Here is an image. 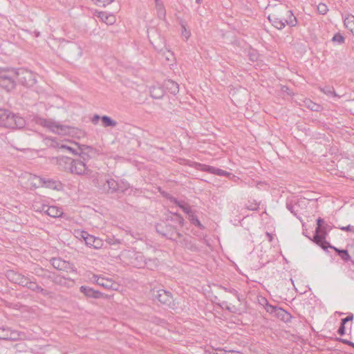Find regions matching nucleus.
Instances as JSON below:
<instances>
[{
	"label": "nucleus",
	"mask_w": 354,
	"mask_h": 354,
	"mask_svg": "<svg viewBox=\"0 0 354 354\" xmlns=\"http://www.w3.org/2000/svg\"><path fill=\"white\" fill-rule=\"evenodd\" d=\"M90 179L102 193L113 194L118 191V182L108 174L95 171L90 174Z\"/></svg>",
	"instance_id": "obj_1"
},
{
	"label": "nucleus",
	"mask_w": 354,
	"mask_h": 354,
	"mask_svg": "<svg viewBox=\"0 0 354 354\" xmlns=\"http://www.w3.org/2000/svg\"><path fill=\"white\" fill-rule=\"evenodd\" d=\"M25 120L6 109H0V126L11 129H21L25 127Z\"/></svg>",
	"instance_id": "obj_2"
},
{
	"label": "nucleus",
	"mask_w": 354,
	"mask_h": 354,
	"mask_svg": "<svg viewBox=\"0 0 354 354\" xmlns=\"http://www.w3.org/2000/svg\"><path fill=\"white\" fill-rule=\"evenodd\" d=\"M32 121L44 128H46L53 133L59 135H66L69 133V127L62 125L52 118H44L39 116H35Z\"/></svg>",
	"instance_id": "obj_3"
},
{
	"label": "nucleus",
	"mask_w": 354,
	"mask_h": 354,
	"mask_svg": "<svg viewBox=\"0 0 354 354\" xmlns=\"http://www.w3.org/2000/svg\"><path fill=\"white\" fill-rule=\"evenodd\" d=\"M79 156V158L73 159L70 173L77 175H86L90 178V174L94 172L88 168L85 162L89 156L84 152H81Z\"/></svg>",
	"instance_id": "obj_4"
},
{
	"label": "nucleus",
	"mask_w": 354,
	"mask_h": 354,
	"mask_svg": "<svg viewBox=\"0 0 354 354\" xmlns=\"http://www.w3.org/2000/svg\"><path fill=\"white\" fill-rule=\"evenodd\" d=\"M156 229L158 234L170 240L177 241L178 239L182 236V234L178 231L176 226L173 225L167 221L157 224Z\"/></svg>",
	"instance_id": "obj_5"
},
{
	"label": "nucleus",
	"mask_w": 354,
	"mask_h": 354,
	"mask_svg": "<svg viewBox=\"0 0 354 354\" xmlns=\"http://www.w3.org/2000/svg\"><path fill=\"white\" fill-rule=\"evenodd\" d=\"M265 301V309L266 312L277 317L278 319H279L280 320L285 323H288L291 321L292 317L288 312H287L282 308L270 304L266 299Z\"/></svg>",
	"instance_id": "obj_6"
},
{
	"label": "nucleus",
	"mask_w": 354,
	"mask_h": 354,
	"mask_svg": "<svg viewBox=\"0 0 354 354\" xmlns=\"http://www.w3.org/2000/svg\"><path fill=\"white\" fill-rule=\"evenodd\" d=\"M327 232H326V227H316L315 235L313 240L316 244L319 245L323 250H326L327 248L331 247V245L326 240Z\"/></svg>",
	"instance_id": "obj_7"
},
{
	"label": "nucleus",
	"mask_w": 354,
	"mask_h": 354,
	"mask_svg": "<svg viewBox=\"0 0 354 354\" xmlns=\"http://www.w3.org/2000/svg\"><path fill=\"white\" fill-rule=\"evenodd\" d=\"M15 76L11 73V70L0 73V86L7 91L13 89L15 86Z\"/></svg>",
	"instance_id": "obj_8"
},
{
	"label": "nucleus",
	"mask_w": 354,
	"mask_h": 354,
	"mask_svg": "<svg viewBox=\"0 0 354 354\" xmlns=\"http://www.w3.org/2000/svg\"><path fill=\"white\" fill-rule=\"evenodd\" d=\"M8 280L14 283L18 284L23 287L27 284L28 277L23 275L14 270H9L6 274Z\"/></svg>",
	"instance_id": "obj_9"
},
{
	"label": "nucleus",
	"mask_w": 354,
	"mask_h": 354,
	"mask_svg": "<svg viewBox=\"0 0 354 354\" xmlns=\"http://www.w3.org/2000/svg\"><path fill=\"white\" fill-rule=\"evenodd\" d=\"M93 279L98 285L107 290H116L118 285L112 279L99 275H93Z\"/></svg>",
	"instance_id": "obj_10"
},
{
	"label": "nucleus",
	"mask_w": 354,
	"mask_h": 354,
	"mask_svg": "<svg viewBox=\"0 0 354 354\" xmlns=\"http://www.w3.org/2000/svg\"><path fill=\"white\" fill-rule=\"evenodd\" d=\"M11 73L13 74L16 79L21 83H25L32 78V74L30 71L24 69H12Z\"/></svg>",
	"instance_id": "obj_11"
},
{
	"label": "nucleus",
	"mask_w": 354,
	"mask_h": 354,
	"mask_svg": "<svg viewBox=\"0 0 354 354\" xmlns=\"http://www.w3.org/2000/svg\"><path fill=\"white\" fill-rule=\"evenodd\" d=\"M129 255L131 258L130 263L133 266L138 268H145V257L142 253L131 252Z\"/></svg>",
	"instance_id": "obj_12"
},
{
	"label": "nucleus",
	"mask_w": 354,
	"mask_h": 354,
	"mask_svg": "<svg viewBox=\"0 0 354 354\" xmlns=\"http://www.w3.org/2000/svg\"><path fill=\"white\" fill-rule=\"evenodd\" d=\"M50 263L54 268L58 270L68 272L70 270H73L72 265L68 261L62 260L60 258H52Z\"/></svg>",
	"instance_id": "obj_13"
},
{
	"label": "nucleus",
	"mask_w": 354,
	"mask_h": 354,
	"mask_svg": "<svg viewBox=\"0 0 354 354\" xmlns=\"http://www.w3.org/2000/svg\"><path fill=\"white\" fill-rule=\"evenodd\" d=\"M55 159H56V162L59 169L70 172V170L72 168L71 164L73 162V158L67 156H59Z\"/></svg>",
	"instance_id": "obj_14"
},
{
	"label": "nucleus",
	"mask_w": 354,
	"mask_h": 354,
	"mask_svg": "<svg viewBox=\"0 0 354 354\" xmlns=\"http://www.w3.org/2000/svg\"><path fill=\"white\" fill-rule=\"evenodd\" d=\"M46 144L49 147H53V148H59V149H66V150L69 151L71 153H72L73 154H78L79 155L80 153H78L75 149H74L73 148H72V147H71L69 146H67V145H64V144L59 143L55 138H46Z\"/></svg>",
	"instance_id": "obj_15"
},
{
	"label": "nucleus",
	"mask_w": 354,
	"mask_h": 354,
	"mask_svg": "<svg viewBox=\"0 0 354 354\" xmlns=\"http://www.w3.org/2000/svg\"><path fill=\"white\" fill-rule=\"evenodd\" d=\"M155 297L161 303L165 305L169 306L172 301L173 297L170 292L165 290H159L157 291V294Z\"/></svg>",
	"instance_id": "obj_16"
},
{
	"label": "nucleus",
	"mask_w": 354,
	"mask_h": 354,
	"mask_svg": "<svg viewBox=\"0 0 354 354\" xmlns=\"http://www.w3.org/2000/svg\"><path fill=\"white\" fill-rule=\"evenodd\" d=\"M18 337V333L11 330L10 328L6 326L0 327V339L15 340L17 339Z\"/></svg>",
	"instance_id": "obj_17"
},
{
	"label": "nucleus",
	"mask_w": 354,
	"mask_h": 354,
	"mask_svg": "<svg viewBox=\"0 0 354 354\" xmlns=\"http://www.w3.org/2000/svg\"><path fill=\"white\" fill-rule=\"evenodd\" d=\"M26 288L30 289L32 291H34L37 293H40L44 296H46L48 295V292L40 286L35 280L28 277L27 280V284L25 285Z\"/></svg>",
	"instance_id": "obj_18"
},
{
	"label": "nucleus",
	"mask_w": 354,
	"mask_h": 354,
	"mask_svg": "<svg viewBox=\"0 0 354 354\" xmlns=\"http://www.w3.org/2000/svg\"><path fill=\"white\" fill-rule=\"evenodd\" d=\"M268 20L273 26L279 30H282L286 26L283 18L277 13L270 14L268 16Z\"/></svg>",
	"instance_id": "obj_19"
},
{
	"label": "nucleus",
	"mask_w": 354,
	"mask_h": 354,
	"mask_svg": "<svg viewBox=\"0 0 354 354\" xmlns=\"http://www.w3.org/2000/svg\"><path fill=\"white\" fill-rule=\"evenodd\" d=\"M39 180L42 186L47 188L59 190L62 187V183L58 180L41 177L39 178Z\"/></svg>",
	"instance_id": "obj_20"
},
{
	"label": "nucleus",
	"mask_w": 354,
	"mask_h": 354,
	"mask_svg": "<svg viewBox=\"0 0 354 354\" xmlns=\"http://www.w3.org/2000/svg\"><path fill=\"white\" fill-rule=\"evenodd\" d=\"M80 290L85 296L94 299H99L102 296V294L97 290H95L88 286H82Z\"/></svg>",
	"instance_id": "obj_21"
},
{
	"label": "nucleus",
	"mask_w": 354,
	"mask_h": 354,
	"mask_svg": "<svg viewBox=\"0 0 354 354\" xmlns=\"http://www.w3.org/2000/svg\"><path fill=\"white\" fill-rule=\"evenodd\" d=\"M202 167H203L202 169L203 171H207L209 174H213L220 176H230L231 175V174L227 172V171H225V170H223V169H221L218 168H216L212 166L203 165H202Z\"/></svg>",
	"instance_id": "obj_22"
},
{
	"label": "nucleus",
	"mask_w": 354,
	"mask_h": 354,
	"mask_svg": "<svg viewBox=\"0 0 354 354\" xmlns=\"http://www.w3.org/2000/svg\"><path fill=\"white\" fill-rule=\"evenodd\" d=\"M32 273L45 280H50L53 278V273L39 266L33 269Z\"/></svg>",
	"instance_id": "obj_23"
},
{
	"label": "nucleus",
	"mask_w": 354,
	"mask_h": 354,
	"mask_svg": "<svg viewBox=\"0 0 354 354\" xmlns=\"http://www.w3.org/2000/svg\"><path fill=\"white\" fill-rule=\"evenodd\" d=\"M169 201L178 205L185 214H187L188 216L193 212L191 207L185 201H178L176 198L171 196L169 198Z\"/></svg>",
	"instance_id": "obj_24"
},
{
	"label": "nucleus",
	"mask_w": 354,
	"mask_h": 354,
	"mask_svg": "<svg viewBox=\"0 0 354 354\" xmlns=\"http://www.w3.org/2000/svg\"><path fill=\"white\" fill-rule=\"evenodd\" d=\"M46 214L50 217L58 218L63 214V211H62V208H60L57 206L48 205V207L46 208Z\"/></svg>",
	"instance_id": "obj_25"
},
{
	"label": "nucleus",
	"mask_w": 354,
	"mask_h": 354,
	"mask_svg": "<svg viewBox=\"0 0 354 354\" xmlns=\"http://www.w3.org/2000/svg\"><path fill=\"white\" fill-rule=\"evenodd\" d=\"M164 86L171 94L176 95L179 92V85L173 80L165 81Z\"/></svg>",
	"instance_id": "obj_26"
},
{
	"label": "nucleus",
	"mask_w": 354,
	"mask_h": 354,
	"mask_svg": "<svg viewBox=\"0 0 354 354\" xmlns=\"http://www.w3.org/2000/svg\"><path fill=\"white\" fill-rule=\"evenodd\" d=\"M150 95L153 99H160L165 95L164 89L160 86H152L149 88Z\"/></svg>",
	"instance_id": "obj_27"
},
{
	"label": "nucleus",
	"mask_w": 354,
	"mask_h": 354,
	"mask_svg": "<svg viewBox=\"0 0 354 354\" xmlns=\"http://www.w3.org/2000/svg\"><path fill=\"white\" fill-rule=\"evenodd\" d=\"M167 221L169 223H174L175 224L174 225H176V227L177 225H178L180 227H183L184 224V219L183 216L177 213L171 214V216H168L167 218Z\"/></svg>",
	"instance_id": "obj_28"
},
{
	"label": "nucleus",
	"mask_w": 354,
	"mask_h": 354,
	"mask_svg": "<svg viewBox=\"0 0 354 354\" xmlns=\"http://www.w3.org/2000/svg\"><path fill=\"white\" fill-rule=\"evenodd\" d=\"M285 11L286 12V18H283L285 24L291 27L295 26L297 24V18L294 16L292 12L286 9H285Z\"/></svg>",
	"instance_id": "obj_29"
},
{
	"label": "nucleus",
	"mask_w": 354,
	"mask_h": 354,
	"mask_svg": "<svg viewBox=\"0 0 354 354\" xmlns=\"http://www.w3.org/2000/svg\"><path fill=\"white\" fill-rule=\"evenodd\" d=\"M304 202V201H298L295 204H292V202L286 203V208L296 217L301 219L298 216V207L300 206V203Z\"/></svg>",
	"instance_id": "obj_30"
},
{
	"label": "nucleus",
	"mask_w": 354,
	"mask_h": 354,
	"mask_svg": "<svg viewBox=\"0 0 354 354\" xmlns=\"http://www.w3.org/2000/svg\"><path fill=\"white\" fill-rule=\"evenodd\" d=\"M97 17L106 24H113L115 21V17L113 15H108L105 12H98Z\"/></svg>",
	"instance_id": "obj_31"
},
{
	"label": "nucleus",
	"mask_w": 354,
	"mask_h": 354,
	"mask_svg": "<svg viewBox=\"0 0 354 354\" xmlns=\"http://www.w3.org/2000/svg\"><path fill=\"white\" fill-rule=\"evenodd\" d=\"M329 248L334 250L343 261L347 262L351 260V256L348 254V252L347 250L339 249L333 245H331V247H330Z\"/></svg>",
	"instance_id": "obj_32"
},
{
	"label": "nucleus",
	"mask_w": 354,
	"mask_h": 354,
	"mask_svg": "<svg viewBox=\"0 0 354 354\" xmlns=\"http://www.w3.org/2000/svg\"><path fill=\"white\" fill-rule=\"evenodd\" d=\"M159 261L156 258L146 259L145 260V267L147 269L153 270L158 267Z\"/></svg>",
	"instance_id": "obj_33"
},
{
	"label": "nucleus",
	"mask_w": 354,
	"mask_h": 354,
	"mask_svg": "<svg viewBox=\"0 0 354 354\" xmlns=\"http://www.w3.org/2000/svg\"><path fill=\"white\" fill-rule=\"evenodd\" d=\"M156 4V9L157 10L158 16L159 18H163L165 16L166 11L161 0H154Z\"/></svg>",
	"instance_id": "obj_34"
},
{
	"label": "nucleus",
	"mask_w": 354,
	"mask_h": 354,
	"mask_svg": "<svg viewBox=\"0 0 354 354\" xmlns=\"http://www.w3.org/2000/svg\"><path fill=\"white\" fill-rule=\"evenodd\" d=\"M80 236L85 241V243L87 245L92 247L95 240V236L89 234L85 231H82L80 233Z\"/></svg>",
	"instance_id": "obj_35"
},
{
	"label": "nucleus",
	"mask_w": 354,
	"mask_h": 354,
	"mask_svg": "<svg viewBox=\"0 0 354 354\" xmlns=\"http://www.w3.org/2000/svg\"><path fill=\"white\" fill-rule=\"evenodd\" d=\"M320 91L328 96H333L335 97L340 98L341 96L337 94L333 86H326L320 88Z\"/></svg>",
	"instance_id": "obj_36"
},
{
	"label": "nucleus",
	"mask_w": 354,
	"mask_h": 354,
	"mask_svg": "<svg viewBox=\"0 0 354 354\" xmlns=\"http://www.w3.org/2000/svg\"><path fill=\"white\" fill-rule=\"evenodd\" d=\"M101 120L102 122L103 126L104 127H114L117 125V122L112 120L110 117L107 115H103L101 117Z\"/></svg>",
	"instance_id": "obj_37"
},
{
	"label": "nucleus",
	"mask_w": 354,
	"mask_h": 354,
	"mask_svg": "<svg viewBox=\"0 0 354 354\" xmlns=\"http://www.w3.org/2000/svg\"><path fill=\"white\" fill-rule=\"evenodd\" d=\"M189 219L190 222L194 225L195 226H197L200 229H203L204 226L202 225L201 221L198 220V217L194 214V212H192L189 216Z\"/></svg>",
	"instance_id": "obj_38"
},
{
	"label": "nucleus",
	"mask_w": 354,
	"mask_h": 354,
	"mask_svg": "<svg viewBox=\"0 0 354 354\" xmlns=\"http://www.w3.org/2000/svg\"><path fill=\"white\" fill-rule=\"evenodd\" d=\"M47 207L48 205L40 202H35L33 205L34 209L37 212H44L46 214Z\"/></svg>",
	"instance_id": "obj_39"
},
{
	"label": "nucleus",
	"mask_w": 354,
	"mask_h": 354,
	"mask_svg": "<svg viewBox=\"0 0 354 354\" xmlns=\"http://www.w3.org/2000/svg\"><path fill=\"white\" fill-rule=\"evenodd\" d=\"M50 281H52L55 284L60 286H64L66 284L65 278L59 275H56L55 273H53V278L50 279Z\"/></svg>",
	"instance_id": "obj_40"
},
{
	"label": "nucleus",
	"mask_w": 354,
	"mask_h": 354,
	"mask_svg": "<svg viewBox=\"0 0 354 354\" xmlns=\"http://www.w3.org/2000/svg\"><path fill=\"white\" fill-rule=\"evenodd\" d=\"M129 188V184L128 182L125 180H120L118 182V191L121 192H124L126 190H127Z\"/></svg>",
	"instance_id": "obj_41"
},
{
	"label": "nucleus",
	"mask_w": 354,
	"mask_h": 354,
	"mask_svg": "<svg viewBox=\"0 0 354 354\" xmlns=\"http://www.w3.org/2000/svg\"><path fill=\"white\" fill-rule=\"evenodd\" d=\"M221 288L223 289L225 292H227L234 295V296L236 297L238 300H240L239 295L237 290H235L234 288H230V287H225V286H221Z\"/></svg>",
	"instance_id": "obj_42"
},
{
	"label": "nucleus",
	"mask_w": 354,
	"mask_h": 354,
	"mask_svg": "<svg viewBox=\"0 0 354 354\" xmlns=\"http://www.w3.org/2000/svg\"><path fill=\"white\" fill-rule=\"evenodd\" d=\"M182 30H181V35L183 37H184L186 39H188L191 35V32L189 30H188L186 28L185 24L184 22L180 23Z\"/></svg>",
	"instance_id": "obj_43"
},
{
	"label": "nucleus",
	"mask_w": 354,
	"mask_h": 354,
	"mask_svg": "<svg viewBox=\"0 0 354 354\" xmlns=\"http://www.w3.org/2000/svg\"><path fill=\"white\" fill-rule=\"evenodd\" d=\"M333 42L342 44L344 42L345 38L340 33H336L332 38Z\"/></svg>",
	"instance_id": "obj_44"
},
{
	"label": "nucleus",
	"mask_w": 354,
	"mask_h": 354,
	"mask_svg": "<svg viewBox=\"0 0 354 354\" xmlns=\"http://www.w3.org/2000/svg\"><path fill=\"white\" fill-rule=\"evenodd\" d=\"M92 1L95 3V4L96 6H100V7L101 6L104 7L106 5H109L113 1V0H92Z\"/></svg>",
	"instance_id": "obj_45"
},
{
	"label": "nucleus",
	"mask_w": 354,
	"mask_h": 354,
	"mask_svg": "<svg viewBox=\"0 0 354 354\" xmlns=\"http://www.w3.org/2000/svg\"><path fill=\"white\" fill-rule=\"evenodd\" d=\"M328 9L327 6L325 3H320L317 6V11L321 15H326L328 12Z\"/></svg>",
	"instance_id": "obj_46"
},
{
	"label": "nucleus",
	"mask_w": 354,
	"mask_h": 354,
	"mask_svg": "<svg viewBox=\"0 0 354 354\" xmlns=\"http://www.w3.org/2000/svg\"><path fill=\"white\" fill-rule=\"evenodd\" d=\"M103 245H104L103 241L98 237H95V240L92 247L94 249H100L103 247Z\"/></svg>",
	"instance_id": "obj_47"
},
{
	"label": "nucleus",
	"mask_w": 354,
	"mask_h": 354,
	"mask_svg": "<svg viewBox=\"0 0 354 354\" xmlns=\"http://www.w3.org/2000/svg\"><path fill=\"white\" fill-rule=\"evenodd\" d=\"M184 242H185L184 246L186 248H187L192 251H197L198 250L197 247L195 245H194L193 243H192L190 241H188V240L184 239Z\"/></svg>",
	"instance_id": "obj_48"
},
{
	"label": "nucleus",
	"mask_w": 354,
	"mask_h": 354,
	"mask_svg": "<svg viewBox=\"0 0 354 354\" xmlns=\"http://www.w3.org/2000/svg\"><path fill=\"white\" fill-rule=\"evenodd\" d=\"M306 104H307L308 108H309L310 110L314 111H318L320 107V106L319 104L313 103L311 101H308Z\"/></svg>",
	"instance_id": "obj_49"
},
{
	"label": "nucleus",
	"mask_w": 354,
	"mask_h": 354,
	"mask_svg": "<svg viewBox=\"0 0 354 354\" xmlns=\"http://www.w3.org/2000/svg\"><path fill=\"white\" fill-rule=\"evenodd\" d=\"M156 30L153 28H151L150 30H148V38L152 45H153L154 48L158 49V47L154 44V42L151 39V34L156 33Z\"/></svg>",
	"instance_id": "obj_50"
},
{
	"label": "nucleus",
	"mask_w": 354,
	"mask_h": 354,
	"mask_svg": "<svg viewBox=\"0 0 354 354\" xmlns=\"http://www.w3.org/2000/svg\"><path fill=\"white\" fill-rule=\"evenodd\" d=\"M339 228L341 230H343V231H348V232H353L354 233V226L353 225H348L347 226H345V227H339Z\"/></svg>",
	"instance_id": "obj_51"
},
{
	"label": "nucleus",
	"mask_w": 354,
	"mask_h": 354,
	"mask_svg": "<svg viewBox=\"0 0 354 354\" xmlns=\"http://www.w3.org/2000/svg\"><path fill=\"white\" fill-rule=\"evenodd\" d=\"M259 204L257 203H250V205H248L247 206V208L249 209V210H257L259 209Z\"/></svg>",
	"instance_id": "obj_52"
},
{
	"label": "nucleus",
	"mask_w": 354,
	"mask_h": 354,
	"mask_svg": "<svg viewBox=\"0 0 354 354\" xmlns=\"http://www.w3.org/2000/svg\"><path fill=\"white\" fill-rule=\"evenodd\" d=\"M353 315L351 313L349 315H348L346 317L341 319V323L343 324H346V322L349 321H352L353 319Z\"/></svg>",
	"instance_id": "obj_53"
},
{
	"label": "nucleus",
	"mask_w": 354,
	"mask_h": 354,
	"mask_svg": "<svg viewBox=\"0 0 354 354\" xmlns=\"http://www.w3.org/2000/svg\"><path fill=\"white\" fill-rule=\"evenodd\" d=\"M337 333L342 336L345 334V324L341 323L340 326L337 330Z\"/></svg>",
	"instance_id": "obj_54"
},
{
	"label": "nucleus",
	"mask_w": 354,
	"mask_h": 354,
	"mask_svg": "<svg viewBox=\"0 0 354 354\" xmlns=\"http://www.w3.org/2000/svg\"><path fill=\"white\" fill-rule=\"evenodd\" d=\"M341 342H342L343 344H346V345H348L350 346H352L354 348V343L349 341V340H347V339H339Z\"/></svg>",
	"instance_id": "obj_55"
},
{
	"label": "nucleus",
	"mask_w": 354,
	"mask_h": 354,
	"mask_svg": "<svg viewBox=\"0 0 354 354\" xmlns=\"http://www.w3.org/2000/svg\"><path fill=\"white\" fill-rule=\"evenodd\" d=\"M324 219H322V218H320V217H319V218H318L317 219V227H320V228L323 227V224H324Z\"/></svg>",
	"instance_id": "obj_56"
},
{
	"label": "nucleus",
	"mask_w": 354,
	"mask_h": 354,
	"mask_svg": "<svg viewBox=\"0 0 354 354\" xmlns=\"http://www.w3.org/2000/svg\"><path fill=\"white\" fill-rule=\"evenodd\" d=\"M100 116L98 115H95L92 119V122L93 124H96L97 121L100 120Z\"/></svg>",
	"instance_id": "obj_57"
},
{
	"label": "nucleus",
	"mask_w": 354,
	"mask_h": 354,
	"mask_svg": "<svg viewBox=\"0 0 354 354\" xmlns=\"http://www.w3.org/2000/svg\"><path fill=\"white\" fill-rule=\"evenodd\" d=\"M346 20H348V21H351V22H354V16L353 15H350L348 16L346 19H345V21Z\"/></svg>",
	"instance_id": "obj_58"
},
{
	"label": "nucleus",
	"mask_w": 354,
	"mask_h": 354,
	"mask_svg": "<svg viewBox=\"0 0 354 354\" xmlns=\"http://www.w3.org/2000/svg\"><path fill=\"white\" fill-rule=\"evenodd\" d=\"M323 227H326V232H327L328 230H330V226L328 224L323 225Z\"/></svg>",
	"instance_id": "obj_59"
},
{
	"label": "nucleus",
	"mask_w": 354,
	"mask_h": 354,
	"mask_svg": "<svg viewBox=\"0 0 354 354\" xmlns=\"http://www.w3.org/2000/svg\"><path fill=\"white\" fill-rule=\"evenodd\" d=\"M196 2L198 4H201V0H196Z\"/></svg>",
	"instance_id": "obj_60"
},
{
	"label": "nucleus",
	"mask_w": 354,
	"mask_h": 354,
	"mask_svg": "<svg viewBox=\"0 0 354 354\" xmlns=\"http://www.w3.org/2000/svg\"><path fill=\"white\" fill-rule=\"evenodd\" d=\"M226 309H227V310H230V311H231L230 308V307H228V306H227V307H226Z\"/></svg>",
	"instance_id": "obj_61"
}]
</instances>
